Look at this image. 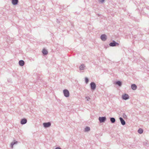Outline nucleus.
<instances>
[{"label": "nucleus", "mask_w": 149, "mask_h": 149, "mask_svg": "<svg viewBox=\"0 0 149 149\" xmlns=\"http://www.w3.org/2000/svg\"><path fill=\"white\" fill-rule=\"evenodd\" d=\"M99 1L100 2L103 3L104 2V0H99Z\"/></svg>", "instance_id": "b1692460"}, {"label": "nucleus", "mask_w": 149, "mask_h": 149, "mask_svg": "<svg viewBox=\"0 0 149 149\" xmlns=\"http://www.w3.org/2000/svg\"><path fill=\"white\" fill-rule=\"evenodd\" d=\"M79 68L80 70H83L85 69L86 68V66H79Z\"/></svg>", "instance_id": "4468645a"}, {"label": "nucleus", "mask_w": 149, "mask_h": 149, "mask_svg": "<svg viewBox=\"0 0 149 149\" xmlns=\"http://www.w3.org/2000/svg\"><path fill=\"white\" fill-rule=\"evenodd\" d=\"M27 120L26 118H22L21 119L20 123L22 125H24L26 123Z\"/></svg>", "instance_id": "423d86ee"}, {"label": "nucleus", "mask_w": 149, "mask_h": 149, "mask_svg": "<svg viewBox=\"0 0 149 149\" xmlns=\"http://www.w3.org/2000/svg\"><path fill=\"white\" fill-rule=\"evenodd\" d=\"M85 82H86V84H87L89 82L88 79L86 77H85Z\"/></svg>", "instance_id": "aec40b11"}, {"label": "nucleus", "mask_w": 149, "mask_h": 149, "mask_svg": "<svg viewBox=\"0 0 149 149\" xmlns=\"http://www.w3.org/2000/svg\"><path fill=\"white\" fill-rule=\"evenodd\" d=\"M123 118L125 119H126L127 118V116L125 113H123Z\"/></svg>", "instance_id": "412c9836"}, {"label": "nucleus", "mask_w": 149, "mask_h": 149, "mask_svg": "<svg viewBox=\"0 0 149 149\" xmlns=\"http://www.w3.org/2000/svg\"><path fill=\"white\" fill-rule=\"evenodd\" d=\"M101 38L103 41H105L107 39L106 36L105 34L102 35L101 36Z\"/></svg>", "instance_id": "9d476101"}, {"label": "nucleus", "mask_w": 149, "mask_h": 149, "mask_svg": "<svg viewBox=\"0 0 149 149\" xmlns=\"http://www.w3.org/2000/svg\"><path fill=\"white\" fill-rule=\"evenodd\" d=\"M122 98L123 99L125 100H126L129 99V96L128 94H125L122 95Z\"/></svg>", "instance_id": "39448f33"}, {"label": "nucleus", "mask_w": 149, "mask_h": 149, "mask_svg": "<svg viewBox=\"0 0 149 149\" xmlns=\"http://www.w3.org/2000/svg\"><path fill=\"white\" fill-rule=\"evenodd\" d=\"M119 44L116 42L114 41H113L112 42H111L109 44V45L111 46H118Z\"/></svg>", "instance_id": "0eeeda50"}, {"label": "nucleus", "mask_w": 149, "mask_h": 149, "mask_svg": "<svg viewBox=\"0 0 149 149\" xmlns=\"http://www.w3.org/2000/svg\"><path fill=\"white\" fill-rule=\"evenodd\" d=\"M55 149H61V148L60 147H57Z\"/></svg>", "instance_id": "393cba45"}, {"label": "nucleus", "mask_w": 149, "mask_h": 149, "mask_svg": "<svg viewBox=\"0 0 149 149\" xmlns=\"http://www.w3.org/2000/svg\"><path fill=\"white\" fill-rule=\"evenodd\" d=\"M90 87L91 90L94 91L96 88V85L95 83L94 82H92L90 84Z\"/></svg>", "instance_id": "f257e3e1"}, {"label": "nucleus", "mask_w": 149, "mask_h": 149, "mask_svg": "<svg viewBox=\"0 0 149 149\" xmlns=\"http://www.w3.org/2000/svg\"><path fill=\"white\" fill-rule=\"evenodd\" d=\"M63 93L64 95V96L66 97H69L70 96V93L69 91L66 89H65L63 90Z\"/></svg>", "instance_id": "f03ea898"}, {"label": "nucleus", "mask_w": 149, "mask_h": 149, "mask_svg": "<svg viewBox=\"0 0 149 149\" xmlns=\"http://www.w3.org/2000/svg\"><path fill=\"white\" fill-rule=\"evenodd\" d=\"M19 65H24V62L23 60H20L19 62Z\"/></svg>", "instance_id": "a211bd4d"}, {"label": "nucleus", "mask_w": 149, "mask_h": 149, "mask_svg": "<svg viewBox=\"0 0 149 149\" xmlns=\"http://www.w3.org/2000/svg\"><path fill=\"white\" fill-rule=\"evenodd\" d=\"M106 120V117L105 116L104 117H100L99 118V120L100 123H102L104 122Z\"/></svg>", "instance_id": "20e7f679"}, {"label": "nucleus", "mask_w": 149, "mask_h": 149, "mask_svg": "<svg viewBox=\"0 0 149 149\" xmlns=\"http://www.w3.org/2000/svg\"><path fill=\"white\" fill-rule=\"evenodd\" d=\"M18 2V0H12V3L13 5L17 4Z\"/></svg>", "instance_id": "2eb2a0df"}, {"label": "nucleus", "mask_w": 149, "mask_h": 149, "mask_svg": "<svg viewBox=\"0 0 149 149\" xmlns=\"http://www.w3.org/2000/svg\"><path fill=\"white\" fill-rule=\"evenodd\" d=\"M17 143V141H15L14 140L13 142H12L11 143V147L12 148H13V146L15 144H16Z\"/></svg>", "instance_id": "9b49d317"}, {"label": "nucleus", "mask_w": 149, "mask_h": 149, "mask_svg": "<svg viewBox=\"0 0 149 149\" xmlns=\"http://www.w3.org/2000/svg\"><path fill=\"white\" fill-rule=\"evenodd\" d=\"M110 120L111 123H114L116 121V120L114 118H110Z\"/></svg>", "instance_id": "ddd939ff"}, {"label": "nucleus", "mask_w": 149, "mask_h": 149, "mask_svg": "<svg viewBox=\"0 0 149 149\" xmlns=\"http://www.w3.org/2000/svg\"><path fill=\"white\" fill-rule=\"evenodd\" d=\"M86 98L87 99V101H89V100L90 99V98L89 96L86 97Z\"/></svg>", "instance_id": "4be33fe9"}, {"label": "nucleus", "mask_w": 149, "mask_h": 149, "mask_svg": "<svg viewBox=\"0 0 149 149\" xmlns=\"http://www.w3.org/2000/svg\"><path fill=\"white\" fill-rule=\"evenodd\" d=\"M119 119L121 122V124L122 125H124L125 124V122L122 118L120 117L119 118Z\"/></svg>", "instance_id": "6e6552de"}, {"label": "nucleus", "mask_w": 149, "mask_h": 149, "mask_svg": "<svg viewBox=\"0 0 149 149\" xmlns=\"http://www.w3.org/2000/svg\"><path fill=\"white\" fill-rule=\"evenodd\" d=\"M40 75L39 74H37V79H38V80H39L40 78Z\"/></svg>", "instance_id": "5701e85b"}, {"label": "nucleus", "mask_w": 149, "mask_h": 149, "mask_svg": "<svg viewBox=\"0 0 149 149\" xmlns=\"http://www.w3.org/2000/svg\"><path fill=\"white\" fill-rule=\"evenodd\" d=\"M90 130V128L89 127H87L85 128L84 131L85 132H88Z\"/></svg>", "instance_id": "6ab92c4d"}, {"label": "nucleus", "mask_w": 149, "mask_h": 149, "mask_svg": "<svg viewBox=\"0 0 149 149\" xmlns=\"http://www.w3.org/2000/svg\"><path fill=\"white\" fill-rule=\"evenodd\" d=\"M42 52L43 54L45 55L47 54L48 53V52H47V51L45 49H44L42 50Z\"/></svg>", "instance_id": "f3484780"}, {"label": "nucleus", "mask_w": 149, "mask_h": 149, "mask_svg": "<svg viewBox=\"0 0 149 149\" xmlns=\"http://www.w3.org/2000/svg\"><path fill=\"white\" fill-rule=\"evenodd\" d=\"M131 88L132 90H135L137 89V87L136 84H133L131 85Z\"/></svg>", "instance_id": "1a4fd4ad"}, {"label": "nucleus", "mask_w": 149, "mask_h": 149, "mask_svg": "<svg viewBox=\"0 0 149 149\" xmlns=\"http://www.w3.org/2000/svg\"><path fill=\"white\" fill-rule=\"evenodd\" d=\"M138 132L140 134H141L143 132V130L141 128H139L138 130Z\"/></svg>", "instance_id": "dca6fc26"}, {"label": "nucleus", "mask_w": 149, "mask_h": 149, "mask_svg": "<svg viewBox=\"0 0 149 149\" xmlns=\"http://www.w3.org/2000/svg\"><path fill=\"white\" fill-rule=\"evenodd\" d=\"M43 125L44 127L46 128H48L51 126V123L50 122L44 123Z\"/></svg>", "instance_id": "7ed1b4c3"}, {"label": "nucleus", "mask_w": 149, "mask_h": 149, "mask_svg": "<svg viewBox=\"0 0 149 149\" xmlns=\"http://www.w3.org/2000/svg\"><path fill=\"white\" fill-rule=\"evenodd\" d=\"M115 84L118 85L119 86H120L122 85V83L121 81H117L116 82Z\"/></svg>", "instance_id": "f8f14e48"}, {"label": "nucleus", "mask_w": 149, "mask_h": 149, "mask_svg": "<svg viewBox=\"0 0 149 149\" xmlns=\"http://www.w3.org/2000/svg\"><path fill=\"white\" fill-rule=\"evenodd\" d=\"M11 80H10L9 81V80H8V81L9 82H11Z\"/></svg>", "instance_id": "a878e982"}]
</instances>
